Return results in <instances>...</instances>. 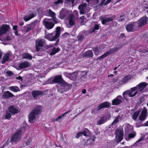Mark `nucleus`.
I'll return each mask as SVG.
<instances>
[{"label":"nucleus","instance_id":"obj_53","mask_svg":"<svg viewBox=\"0 0 148 148\" xmlns=\"http://www.w3.org/2000/svg\"><path fill=\"white\" fill-rule=\"evenodd\" d=\"M135 134L134 133L130 134L128 135L129 138H133L135 136Z\"/></svg>","mask_w":148,"mask_h":148},{"label":"nucleus","instance_id":"obj_22","mask_svg":"<svg viewBox=\"0 0 148 148\" xmlns=\"http://www.w3.org/2000/svg\"><path fill=\"white\" fill-rule=\"evenodd\" d=\"M43 94L42 91L39 90H34L32 91V94L33 98L37 99L39 96Z\"/></svg>","mask_w":148,"mask_h":148},{"label":"nucleus","instance_id":"obj_49","mask_svg":"<svg viewBox=\"0 0 148 148\" xmlns=\"http://www.w3.org/2000/svg\"><path fill=\"white\" fill-rule=\"evenodd\" d=\"M99 26L98 25H96L94 27V29L92 30H90V33H92L95 31V30H97L99 29Z\"/></svg>","mask_w":148,"mask_h":148},{"label":"nucleus","instance_id":"obj_57","mask_svg":"<svg viewBox=\"0 0 148 148\" xmlns=\"http://www.w3.org/2000/svg\"><path fill=\"white\" fill-rule=\"evenodd\" d=\"M7 74L9 76H11L13 75V73L10 71H7Z\"/></svg>","mask_w":148,"mask_h":148},{"label":"nucleus","instance_id":"obj_7","mask_svg":"<svg viewBox=\"0 0 148 148\" xmlns=\"http://www.w3.org/2000/svg\"><path fill=\"white\" fill-rule=\"evenodd\" d=\"M42 23L45 27L48 29L52 28L54 25V24L52 22V18H45L42 21Z\"/></svg>","mask_w":148,"mask_h":148},{"label":"nucleus","instance_id":"obj_27","mask_svg":"<svg viewBox=\"0 0 148 148\" xmlns=\"http://www.w3.org/2000/svg\"><path fill=\"white\" fill-rule=\"evenodd\" d=\"M113 20V19L112 18H106L103 19L101 20V22L102 24L107 25L110 22L112 21Z\"/></svg>","mask_w":148,"mask_h":148},{"label":"nucleus","instance_id":"obj_40","mask_svg":"<svg viewBox=\"0 0 148 148\" xmlns=\"http://www.w3.org/2000/svg\"><path fill=\"white\" fill-rule=\"evenodd\" d=\"M140 112V111L138 110H137L134 112L132 115V119L133 120H135L139 114Z\"/></svg>","mask_w":148,"mask_h":148},{"label":"nucleus","instance_id":"obj_47","mask_svg":"<svg viewBox=\"0 0 148 148\" xmlns=\"http://www.w3.org/2000/svg\"><path fill=\"white\" fill-rule=\"evenodd\" d=\"M120 119V118L119 116L116 117L115 119L112 123V125L116 124L119 121V119Z\"/></svg>","mask_w":148,"mask_h":148},{"label":"nucleus","instance_id":"obj_14","mask_svg":"<svg viewBox=\"0 0 148 148\" xmlns=\"http://www.w3.org/2000/svg\"><path fill=\"white\" fill-rule=\"evenodd\" d=\"M147 109L145 107L142 110L141 114L139 116V119L141 121H144L147 118Z\"/></svg>","mask_w":148,"mask_h":148},{"label":"nucleus","instance_id":"obj_61","mask_svg":"<svg viewBox=\"0 0 148 148\" xmlns=\"http://www.w3.org/2000/svg\"><path fill=\"white\" fill-rule=\"evenodd\" d=\"M148 8V5H146L145 6L143 7V9H147ZM147 13L148 14V10L147 11Z\"/></svg>","mask_w":148,"mask_h":148},{"label":"nucleus","instance_id":"obj_54","mask_svg":"<svg viewBox=\"0 0 148 148\" xmlns=\"http://www.w3.org/2000/svg\"><path fill=\"white\" fill-rule=\"evenodd\" d=\"M70 73H68L66 72H64V75L66 77L70 78Z\"/></svg>","mask_w":148,"mask_h":148},{"label":"nucleus","instance_id":"obj_38","mask_svg":"<svg viewBox=\"0 0 148 148\" xmlns=\"http://www.w3.org/2000/svg\"><path fill=\"white\" fill-rule=\"evenodd\" d=\"M9 89L14 92H17L20 90L19 88L16 86H12L9 87Z\"/></svg>","mask_w":148,"mask_h":148},{"label":"nucleus","instance_id":"obj_2","mask_svg":"<svg viewBox=\"0 0 148 148\" xmlns=\"http://www.w3.org/2000/svg\"><path fill=\"white\" fill-rule=\"evenodd\" d=\"M55 34L53 33H50L46 35L44 37L45 38L48 39L50 41L55 40L59 36L60 34V28L58 27H56V30L55 32Z\"/></svg>","mask_w":148,"mask_h":148},{"label":"nucleus","instance_id":"obj_46","mask_svg":"<svg viewBox=\"0 0 148 148\" xmlns=\"http://www.w3.org/2000/svg\"><path fill=\"white\" fill-rule=\"evenodd\" d=\"M88 2H92L93 4L95 5L99 2V0H86Z\"/></svg>","mask_w":148,"mask_h":148},{"label":"nucleus","instance_id":"obj_16","mask_svg":"<svg viewBox=\"0 0 148 148\" xmlns=\"http://www.w3.org/2000/svg\"><path fill=\"white\" fill-rule=\"evenodd\" d=\"M90 133V132L89 130L87 129H86L83 132L81 131L78 133L75 136V137L78 138L82 135H84L85 136H88L89 135Z\"/></svg>","mask_w":148,"mask_h":148},{"label":"nucleus","instance_id":"obj_42","mask_svg":"<svg viewBox=\"0 0 148 148\" xmlns=\"http://www.w3.org/2000/svg\"><path fill=\"white\" fill-rule=\"evenodd\" d=\"M126 16L124 14H122L118 18V20L119 22H121L124 20Z\"/></svg>","mask_w":148,"mask_h":148},{"label":"nucleus","instance_id":"obj_21","mask_svg":"<svg viewBox=\"0 0 148 148\" xmlns=\"http://www.w3.org/2000/svg\"><path fill=\"white\" fill-rule=\"evenodd\" d=\"M9 29V26L7 25H3L0 28V36L5 34Z\"/></svg>","mask_w":148,"mask_h":148},{"label":"nucleus","instance_id":"obj_48","mask_svg":"<svg viewBox=\"0 0 148 148\" xmlns=\"http://www.w3.org/2000/svg\"><path fill=\"white\" fill-rule=\"evenodd\" d=\"M95 54L96 55H99V51L98 49L97 48H94L93 49Z\"/></svg>","mask_w":148,"mask_h":148},{"label":"nucleus","instance_id":"obj_58","mask_svg":"<svg viewBox=\"0 0 148 148\" xmlns=\"http://www.w3.org/2000/svg\"><path fill=\"white\" fill-rule=\"evenodd\" d=\"M130 90H132V92H134L136 90L137 91V86H136L135 87L132 88H131Z\"/></svg>","mask_w":148,"mask_h":148},{"label":"nucleus","instance_id":"obj_15","mask_svg":"<svg viewBox=\"0 0 148 148\" xmlns=\"http://www.w3.org/2000/svg\"><path fill=\"white\" fill-rule=\"evenodd\" d=\"M87 4L86 3L82 4L78 7V8L79 10V13L81 14H84L87 12Z\"/></svg>","mask_w":148,"mask_h":148},{"label":"nucleus","instance_id":"obj_9","mask_svg":"<svg viewBox=\"0 0 148 148\" xmlns=\"http://www.w3.org/2000/svg\"><path fill=\"white\" fill-rule=\"evenodd\" d=\"M52 82L54 83H58L60 85H64L66 84V82L62 78L61 75L55 76L52 80Z\"/></svg>","mask_w":148,"mask_h":148},{"label":"nucleus","instance_id":"obj_24","mask_svg":"<svg viewBox=\"0 0 148 148\" xmlns=\"http://www.w3.org/2000/svg\"><path fill=\"white\" fill-rule=\"evenodd\" d=\"M14 96V95L9 91H6L3 92L2 95V97L4 99H8Z\"/></svg>","mask_w":148,"mask_h":148},{"label":"nucleus","instance_id":"obj_18","mask_svg":"<svg viewBox=\"0 0 148 148\" xmlns=\"http://www.w3.org/2000/svg\"><path fill=\"white\" fill-rule=\"evenodd\" d=\"M132 78V76L131 75H128L125 76L123 79L119 82V85H123L127 83Z\"/></svg>","mask_w":148,"mask_h":148},{"label":"nucleus","instance_id":"obj_28","mask_svg":"<svg viewBox=\"0 0 148 148\" xmlns=\"http://www.w3.org/2000/svg\"><path fill=\"white\" fill-rule=\"evenodd\" d=\"M36 15L33 13H31L28 15H26L24 18L25 21H27L35 16Z\"/></svg>","mask_w":148,"mask_h":148},{"label":"nucleus","instance_id":"obj_62","mask_svg":"<svg viewBox=\"0 0 148 148\" xmlns=\"http://www.w3.org/2000/svg\"><path fill=\"white\" fill-rule=\"evenodd\" d=\"M144 140V139L143 138H140L138 139L137 141L136 142V143H138L141 141Z\"/></svg>","mask_w":148,"mask_h":148},{"label":"nucleus","instance_id":"obj_64","mask_svg":"<svg viewBox=\"0 0 148 148\" xmlns=\"http://www.w3.org/2000/svg\"><path fill=\"white\" fill-rule=\"evenodd\" d=\"M52 47V45H47L46 46V47H47V48H50Z\"/></svg>","mask_w":148,"mask_h":148},{"label":"nucleus","instance_id":"obj_41","mask_svg":"<svg viewBox=\"0 0 148 148\" xmlns=\"http://www.w3.org/2000/svg\"><path fill=\"white\" fill-rule=\"evenodd\" d=\"M60 50V49L59 48L57 49L54 48L52 50V52L50 53V55H53L56 53L58 52Z\"/></svg>","mask_w":148,"mask_h":148},{"label":"nucleus","instance_id":"obj_1","mask_svg":"<svg viewBox=\"0 0 148 148\" xmlns=\"http://www.w3.org/2000/svg\"><path fill=\"white\" fill-rule=\"evenodd\" d=\"M41 112V106H37L34 107L28 116L29 121L33 123L36 120V117L40 114Z\"/></svg>","mask_w":148,"mask_h":148},{"label":"nucleus","instance_id":"obj_31","mask_svg":"<svg viewBox=\"0 0 148 148\" xmlns=\"http://www.w3.org/2000/svg\"><path fill=\"white\" fill-rule=\"evenodd\" d=\"M10 54L11 53L10 52L7 53L5 55L2 60L1 63L2 64H4L6 62L8 61Z\"/></svg>","mask_w":148,"mask_h":148},{"label":"nucleus","instance_id":"obj_3","mask_svg":"<svg viewBox=\"0 0 148 148\" xmlns=\"http://www.w3.org/2000/svg\"><path fill=\"white\" fill-rule=\"evenodd\" d=\"M123 45L122 44H120L116 45L114 48L110 49L108 51L99 57L98 58V59L99 60H101L110 54L114 52L118 51L121 48H122L123 47Z\"/></svg>","mask_w":148,"mask_h":148},{"label":"nucleus","instance_id":"obj_29","mask_svg":"<svg viewBox=\"0 0 148 148\" xmlns=\"http://www.w3.org/2000/svg\"><path fill=\"white\" fill-rule=\"evenodd\" d=\"M67 14V11L65 9H62L60 12L59 18L61 19H63L64 18Z\"/></svg>","mask_w":148,"mask_h":148},{"label":"nucleus","instance_id":"obj_10","mask_svg":"<svg viewBox=\"0 0 148 148\" xmlns=\"http://www.w3.org/2000/svg\"><path fill=\"white\" fill-rule=\"evenodd\" d=\"M148 20V18L145 16L141 18L137 21L136 22L137 23V25L138 27L145 25L147 23Z\"/></svg>","mask_w":148,"mask_h":148},{"label":"nucleus","instance_id":"obj_52","mask_svg":"<svg viewBox=\"0 0 148 148\" xmlns=\"http://www.w3.org/2000/svg\"><path fill=\"white\" fill-rule=\"evenodd\" d=\"M74 14H73L74 15V17L76 18L77 19L78 18V12L77 10H75L74 12Z\"/></svg>","mask_w":148,"mask_h":148},{"label":"nucleus","instance_id":"obj_60","mask_svg":"<svg viewBox=\"0 0 148 148\" xmlns=\"http://www.w3.org/2000/svg\"><path fill=\"white\" fill-rule=\"evenodd\" d=\"M145 98L143 97H141L140 99V103H142L144 100Z\"/></svg>","mask_w":148,"mask_h":148},{"label":"nucleus","instance_id":"obj_4","mask_svg":"<svg viewBox=\"0 0 148 148\" xmlns=\"http://www.w3.org/2000/svg\"><path fill=\"white\" fill-rule=\"evenodd\" d=\"M77 20L74 17V14H70L67 19V22H66V25L67 27L68 28L72 27L75 25Z\"/></svg>","mask_w":148,"mask_h":148},{"label":"nucleus","instance_id":"obj_51","mask_svg":"<svg viewBox=\"0 0 148 148\" xmlns=\"http://www.w3.org/2000/svg\"><path fill=\"white\" fill-rule=\"evenodd\" d=\"M11 117V114L8 111L6 112L5 116V117L6 119H8Z\"/></svg>","mask_w":148,"mask_h":148},{"label":"nucleus","instance_id":"obj_59","mask_svg":"<svg viewBox=\"0 0 148 148\" xmlns=\"http://www.w3.org/2000/svg\"><path fill=\"white\" fill-rule=\"evenodd\" d=\"M52 18V21H53L55 23H58L57 19L56 18L55 16Z\"/></svg>","mask_w":148,"mask_h":148},{"label":"nucleus","instance_id":"obj_25","mask_svg":"<svg viewBox=\"0 0 148 148\" xmlns=\"http://www.w3.org/2000/svg\"><path fill=\"white\" fill-rule=\"evenodd\" d=\"M108 119L107 117H102L98 121L97 124L98 125H100L106 123Z\"/></svg>","mask_w":148,"mask_h":148},{"label":"nucleus","instance_id":"obj_39","mask_svg":"<svg viewBox=\"0 0 148 148\" xmlns=\"http://www.w3.org/2000/svg\"><path fill=\"white\" fill-rule=\"evenodd\" d=\"M93 53L92 51L91 50H88L86 51L84 54L85 56L88 57H92L93 56Z\"/></svg>","mask_w":148,"mask_h":148},{"label":"nucleus","instance_id":"obj_13","mask_svg":"<svg viewBox=\"0 0 148 148\" xmlns=\"http://www.w3.org/2000/svg\"><path fill=\"white\" fill-rule=\"evenodd\" d=\"M138 27L137 23L136 22L129 23L126 27V29L128 32H133L135 29V28Z\"/></svg>","mask_w":148,"mask_h":148},{"label":"nucleus","instance_id":"obj_20","mask_svg":"<svg viewBox=\"0 0 148 148\" xmlns=\"http://www.w3.org/2000/svg\"><path fill=\"white\" fill-rule=\"evenodd\" d=\"M147 83L145 82H142L137 85L136 86L137 88V92L143 91L144 88L147 86Z\"/></svg>","mask_w":148,"mask_h":148},{"label":"nucleus","instance_id":"obj_19","mask_svg":"<svg viewBox=\"0 0 148 148\" xmlns=\"http://www.w3.org/2000/svg\"><path fill=\"white\" fill-rule=\"evenodd\" d=\"M122 97L121 95H119L112 101L113 105H117L120 104L122 101Z\"/></svg>","mask_w":148,"mask_h":148},{"label":"nucleus","instance_id":"obj_26","mask_svg":"<svg viewBox=\"0 0 148 148\" xmlns=\"http://www.w3.org/2000/svg\"><path fill=\"white\" fill-rule=\"evenodd\" d=\"M8 110L9 112L13 114L18 113L19 112L18 109L12 106H11L9 107Z\"/></svg>","mask_w":148,"mask_h":148},{"label":"nucleus","instance_id":"obj_63","mask_svg":"<svg viewBox=\"0 0 148 148\" xmlns=\"http://www.w3.org/2000/svg\"><path fill=\"white\" fill-rule=\"evenodd\" d=\"M28 140L29 141V142L26 143V144L27 145H29V144H30L29 142L31 141V139H29Z\"/></svg>","mask_w":148,"mask_h":148},{"label":"nucleus","instance_id":"obj_50","mask_svg":"<svg viewBox=\"0 0 148 148\" xmlns=\"http://www.w3.org/2000/svg\"><path fill=\"white\" fill-rule=\"evenodd\" d=\"M84 17V16H83L80 17V18L81 20V23L82 24H84L86 22V19Z\"/></svg>","mask_w":148,"mask_h":148},{"label":"nucleus","instance_id":"obj_55","mask_svg":"<svg viewBox=\"0 0 148 148\" xmlns=\"http://www.w3.org/2000/svg\"><path fill=\"white\" fill-rule=\"evenodd\" d=\"M125 37V35L124 34H121L119 37V39H123Z\"/></svg>","mask_w":148,"mask_h":148},{"label":"nucleus","instance_id":"obj_32","mask_svg":"<svg viewBox=\"0 0 148 148\" xmlns=\"http://www.w3.org/2000/svg\"><path fill=\"white\" fill-rule=\"evenodd\" d=\"M45 12L47 15L51 16L52 18H54V17L55 16V13L50 9L47 10L45 11Z\"/></svg>","mask_w":148,"mask_h":148},{"label":"nucleus","instance_id":"obj_12","mask_svg":"<svg viewBox=\"0 0 148 148\" xmlns=\"http://www.w3.org/2000/svg\"><path fill=\"white\" fill-rule=\"evenodd\" d=\"M123 131L121 130H118L116 131V139L118 143L120 142L123 138Z\"/></svg>","mask_w":148,"mask_h":148},{"label":"nucleus","instance_id":"obj_37","mask_svg":"<svg viewBox=\"0 0 148 148\" xmlns=\"http://www.w3.org/2000/svg\"><path fill=\"white\" fill-rule=\"evenodd\" d=\"M32 58V56L28 53H25L23 55V59H26L28 60H31Z\"/></svg>","mask_w":148,"mask_h":148},{"label":"nucleus","instance_id":"obj_45","mask_svg":"<svg viewBox=\"0 0 148 148\" xmlns=\"http://www.w3.org/2000/svg\"><path fill=\"white\" fill-rule=\"evenodd\" d=\"M13 37L12 36V35L11 33L9 34L7 36L4 38V40H5L9 41L11 40Z\"/></svg>","mask_w":148,"mask_h":148},{"label":"nucleus","instance_id":"obj_30","mask_svg":"<svg viewBox=\"0 0 148 148\" xmlns=\"http://www.w3.org/2000/svg\"><path fill=\"white\" fill-rule=\"evenodd\" d=\"M80 74V78L82 81H84L86 77V75L87 73L86 71H80L79 73Z\"/></svg>","mask_w":148,"mask_h":148},{"label":"nucleus","instance_id":"obj_6","mask_svg":"<svg viewBox=\"0 0 148 148\" xmlns=\"http://www.w3.org/2000/svg\"><path fill=\"white\" fill-rule=\"evenodd\" d=\"M110 106V104L109 102L108 101H106L103 103H100L97 108H94L92 109L91 110V113L92 114H95L97 111L103 108L109 107Z\"/></svg>","mask_w":148,"mask_h":148},{"label":"nucleus","instance_id":"obj_11","mask_svg":"<svg viewBox=\"0 0 148 148\" xmlns=\"http://www.w3.org/2000/svg\"><path fill=\"white\" fill-rule=\"evenodd\" d=\"M45 40L43 39L36 40V48L37 51H39L40 47H43L45 45Z\"/></svg>","mask_w":148,"mask_h":148},{"label":"nucleus","instance_id":"obj_44","mask_svg":"<svg viewBox=\"0 0 148 148\" xmlns=\"http://www.w3.org/2000/svg\"><path fill=\"white\" fill-rule=\"evenodd\" d=\"M128 92L129 96L130 97H133L134 96L138 93V92L136 91L133 94V92L131 90H128Z\"/></svg>","mask_w":148,"mask_h":148},{"label":"nucleus","instance_id":"obj_5","mask_svg":"<svg viewBox=\"0 0 148 148\" xmlns=\"http://www.w3.org/2000/svg\"><path fill=\"white\" fill-rule=\"evenodd\" d=\"M21 130H19L14 133L11 137V140L9 141V139H8L7 142L8 140V143L9 142H15L16 143L19 141L21 139Z\"/></svg>","mask_w":148,"mask_h":148},{"label":"nucleus","instance_id":"obj_56","mask_svg":"<svg viewBox=\"0 0 148 148\" xmlns=\"http://www.w3.org/2000/svg\"><path fill=\"white\" fill-rule=\"evenodd\" d=\"M129 92L128 91H126L124 92L123 94V96L124 98L126 99L125 95H129Z\"/></svg>","mask_w":148,"mask_h":148},{"label":"nucleus","instance_id":"obj_43","mask_svg":"<svg viewBox=\"0 0 148 148\" xmlns=\"http://www.w3.org/2000/svg\"><path fill=\"white\" fill-rule=\"evenodd\" d=\"M84 38V36L81 34H79L77 36V40L80 42L82 41Z\"/></svg>","mask_w":148,"mask_h":148},{"label":"nucleus","instance_id":"obj_36","mask_svg":"<svg viewBox=\"0 0 148 148\" xmlns=\"http://www.w3.org/2000/svg\"><path fill=\"white\" fill-rule=\"evenodd\" d=\"M63 3V0H57L56 1L54 2L53 6L56 8L60 4H62Z\"/></svg>","mask_w":148,"mask_h":148},{"label":"nucleus","instance_id":"obj_35","mask_svg":"<svg viewBox=\"0 0 148 148\" xmlns=\"http://www.w3.org/2000/svg\"><path fill=\"white\" fill-rule=\"evenodd\" d=\"M78 72L77 71L74 72L73 73H70V79L72 80H75V79L76 76L77 75Z\"/></svg>","mask_w":148,"mask_h":148},{"label":"nucleus","instance_id":"obj_33","mask_svg":"<svg viewBox=\"0 0 148 148\" xmlns=\"http://www.w3.org/2000/svg\"><path fill=\"white\" fill-rule=\"evenodd\" d=\"M95 137H94V138H90L87 140L85 142V145H91L92 144V142L95 141Z\"/></svg>","mask_w":148,"mask_h":148},{"label":"nucleus","instance_id":"obj_23","mask_svg":"<svg viewBox=\"0 0 148 148\" xmlns=\"http://www.w3.org/2000/svg\"><path fill=\"white\" fill-rule=\"evenodd\" d=\"M29 65V63L27 61H25L20 64L18 69L21 70L28 67Z\"/></svg>","mask_w":148,"mask_h":148},{"label":"nucleus","instance_id":"obj_8","mask_svg":"<svg viewBox=\"0 0 148 148\" xmlns=\"http://www.w3.org/2000/svg\"><path fill=\"white\" fill-rule=\"evenodd\" d=\"M66 84L64 85H61L62 86L61 87H57V91L60 93L63 94L65 91L69 90L71 88V85L66 82Z\"/></svg>","mask_w":148,"mask_h":148},{"label":"nucleus","instance_id":"obj_17","mask_svg":"<svg viewBox=\"0 0 148 148\" xmlns=\"http://www.w3.org/2000/svg\"><path fill=\"white\" fill-rule=\"evenodd\" d=\"M38 22V21L36 20L30 24L28 25L27 26H24V27L26 29V32H27L28 31L31 30L34 28Z\"/></svg>","mask_w":148,"mask_h":148},{"label":"nucleus","instance_id":"obj_34","mask_svg":"<svg viewBox=\"0 0 148 148\" xmlns=\"http://www.w3.org/2000/svg\"><path fill=\"white\" fill-rule=\"evenodd\" d=\"M70 112V111H67L64 113V114H62V115H60V116H58L56 119L54 121H60H60H61V120L62 119L64 118V116H65L67 114H68V113Z\"/></svg>","mask_w":148,"mask_h":148}]
</instances>
